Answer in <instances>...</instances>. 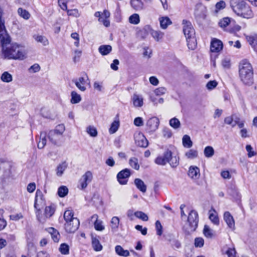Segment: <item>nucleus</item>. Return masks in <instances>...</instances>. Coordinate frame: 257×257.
Listing matches in <instances>:
<instances>
[{
  "label": "nucleus",
  "mask_w": 257,
  "mask_h": 257,
  "mask_svg": "<svg viewBox=\"0 0 257 257\" xmlns=\"http://www.w3.org/2000/svg\"><path fill=\"white\" fill-rule=\"evenodd\" d=\"M11 39L8 33L0 34L2 47L1 57L2 59L14 60H24L27 58L24 47L17 43H11Z\"/></svg>",
  "instance_id": "1"
},
{
  "label": "nucleus",
  "mask_w": 257,
  "mask_h": 257,
  "mask_svg": "<svg viewBox=\"0 0 257 257\" xmlns=\"http://www.w3.org/2000/svg\"><path fill=\"white\" fill-rule=\"evenodd\" d=\"M229 5L233 12L237 16L245 19H250L253 14L246 2L241 0H230Z\"/></svg>",
  "instance_id": "2"
},
{
  "label": "nucleus",
  "mask_w": 257,
  "mask_h": 257,
  "mask_svg": "<svg viewBox=\"0 0 257 257\" xmlns=\"http://www.w3.org/2000/svg\"><path fill=\"white\" fill-rule=\"evenodd\" d=\"M239 77L241 81L246 85L253 83V69L251 65L245 60H242L239 64Z\"/></svg>",
  "instance_id": "3"
},
{
  "label": "nucleus",
  "mask_w": 257,
  "mask_h": 257,
  "mask_svg": "<svg viewBox=\"0 0 257 257\" xmlns=\"http://www.w3.org/2000/svg\"><path fill=\"white\" fill-rule=\"evenodd\" d=\"M182 24L183 31L186 39L188 48L190 50H194L197 46L195 30L191 22L189 21L184 20Z\"/></svg>",
  "instance_id": "4"
},
{
  "label": "nucleus",
  "mask_w": 257,
  "mask_h": 257,
  "mask_svg": "<svg viewBox=\"0 0 257 257\" xmlns=\"http://www.w3.org/2000/svg\"><path fill=\"white\" fill-rule=\"evenodd\" d=\"M155 162L159 165L162 166L168 163L172 167H175L179 164V160L176 157H172L171 151L167 150L162 156H158L155 159Z\"/></svg>",
  "instance_id": "5"
},
{
  "label": "nucleus",
  "mask_w": 257,
  "mask_h": 257,
  "mask_svg": "<svg viewBox=\"0 0 257 257\" xmlns=\"http://www.w3.org/2000/svg\"><path fill=\"white\" fill-rule=\"evenodd\" d=\"M198 214L197 211L192 210L189 212L187 222L184 225L183 229L187 233L190 234L194 231L198 226Z\"/></svg>",
  "instance_id": "6"
},
{
  "label": "nucleus",
  "mask_w": 257,
  "mask_h": 257,
  "mask_svg": "<svg viewBox=\"0 0 257 257\" xmlns=\"http://www.w3.org/2000/svg\"><path fill=\"white\" fill-rule=\"evenodd\" d=\"M65 130V127L63 124L57 125L54 130L49 132L47 136L49 141L53 144L58 145Z\"/></svg>",
  "instance_id": "7"
},
{
  "label": "nucleus",
  "mask_w": 257,
  "mask_h": 257,
  "mask_svg": "<svg viewBox=\"0 0 257 257\" xmlns=\"http://www.w3.org/2000/svg\"><path fill=\"white\" fill-rule=\"evenodd\" d=\"M45 204V200L42 192L40 189H37L36 192L34 207L37 210L36 213L40 211L41 207Z\"/></svg>",
  "instance_id": "8"
},
{
  "label": "nucleus",
  "mask_w": 257,
  "mask_h": 257,
  "mask_svg": "<svg viewBox=\"0 0 257 257\" xmlns=\"http://www.w3.org/2000/svg\"><path fill=\"white\" fill-rule=\"evenodd\" d=\"M93 178L92 173L90 171H86L79 179V183L81 189H85L91 182Z\"/></svg>",
  "instance_id": "9"
},
{
  "label": "nucleus",
  "mask_w": 257,
  "mask_h": 257,
  "mask_svg": "<svg viewBox=\"0 0 257 257\" xmlns=\"http://www.w3.org/2000/svg\"><path fill=\"white\" fill-rule=\"evenodd\" d=\"M207 9L203 6H197L195 9L194 15L198 22H201L204 20L206 17Z\"/></svg>",
  "instance_id": "10"
},
{
  "label": "nucleus",
  "mask_w": 257,
  "mask_h": 257,
  "mask_svg": "<svg viewBox=\"0 0 257 257\" xmlns=\"http://www.w3.org/2000/svg\"><path fill=\"white\" fill-rule=\"evenodd\" d=\"M160 123V120L157 117H152L150 118L147 122V130L149 133H154L158 128Z\"/></svg>",
  "instance_id": "11"
},
{
  "label": "nucleus",
  "mask_w": 257,
  "mask_h": 257,
  "mask_svg": "<svg viewBox=\"0 0 257 257\" xmlns=\"http://www.w3.org/2000/svg\"><path fill=\"white\" fill-rule=\"evenodd\" d=\"M64 226L66 232L73 233L78 228L79 221L78 219H73L71 221L65 223Z\"/></svg>",
  "instance_id": "12"
},
{
  "label": "nucleus",
  "mask_w": 257,
  "mask_h": 257,
  "mask_svg": "<svg viewBox=\"0 0 257 257\" xmlns=\"http://www.w3.org/2000/svg\"><path fill=\"white\" fill-rule=\"evenodd\" d=\"M135 144L138 146L146 148L148 146V141L145 136L141 133L136 134L134 136Z\"/></svg>",
  "instance_id": "13"
},
{
  "label": "nucleus",
  "mask_w": 257,
  "mask_h": 257,
  "mask_svg": "<svg viewBox=\"0 0 257 257\" xmlns=\"http://www.w3.org/2000/svg\"><path fill=\"white\" fill-rule=\"evenodd\" d=\"M131 175L130 171L128 169H125L120 171L117 175V179L119 184L125 185L127 183L128 178Z\"/></svg>",
  "instance_id": "14"
},
{
  "label": "nucleus",
  "mask_w": 257,
  "mask_h": 257,
  "mask_svg": "<svg viewBox=\"0 0 257 257\" xmlns=\"http://www.w3.org/2000/svg\"><path fill=\"white\" fill-rule=\"evenodd\" d=\"M91 221H94V227L96 230L102 231L105 229L103 221L98 219V216L97 214L93 215L91 217Z\"/></svg>",
  "instance_id": "15"
},
{
  "label": "nucleus",
  "mask_w": 257,
  "mask_h": 257,
  "mask_svg": "<svg viewBox=\"0 0 257 257\" xmlns=\"http://www.w3.org/2000/svg\"><path fill=\"white\" fill-rule=\"evenodd\" d=\"M223 48L222 42L218 39H214L212 40L210 45V51L212 52H218Z\"/></svg>",
  "instance_id": "16"
},
{
  "label": "nucleus",
  "mask_w": 257,
  "mask_h": 257,
  "mask_svg": "<svg viewBox=\"0 0 257 257\" xmlns=\"http://www.w3.org/2000/svg\"><path fill=\"white\" fill-rule=\"evenodd\" d=\"M223 218L228 227L234 230L235 228V222L233 216L228 211H225L224 213Z\"/></svg>",
  "instance_id": "17"
},
{
  "label": "nucleus",
  "mask_w": 257,
  "mask_h": 257,
  "mask_svg": "<svg viewBox=\"0 0 257 257\" xmlns=\"http://www.w3.org/2000/svg\"><path fill=\"white\" fill-rule=\"evenodd\" d=\"M144 29L146 31L150 30L151 35L154 38V39L157 41H159L161 39H162L164 35V33L163 32H161L160 31H156L151 29L149 26H146L145 27Z\"/></svg>",
  "instance_id": "18"
},
{
  "label": "nucleus",
  "mask_w": 257,
  "mask_h": 257,
  "mask_svg": "<svg viewBox=\"0 0 257 257\" xmlns=\"http://www.w3.org/2000/svg\"><path fill=\"white\" fill-rule=\"evenodd\" d=\"M188 176L193 180H197L200 176V169L196 166H191L188 171Z\"/></svg>",
  "instance_id": "19"
},
{
  "label": "nucleus",
  "mask_w": 257,
  "mask_h": 257,
  "mask_svg": "<svg viewBox=\"0 0 257 257\" xmlns=\"http://www.w3.org/2000/svg\"><path fill=\"white\" fill-rule=\"evenodd\" d=\"M76 85V86L81 91H85L86 89L85 86L86 80L83 77H80L78 79H74L72 80Z\"/></svg>",
  "instance_id": "20"
},
{
  "label": "nucleus",
  "mask_w": 257,
  "mask_h": 257,
  "mask_svg": "<svg viewBox=\"0 0 257 257\" xmlns=\"http://www.w3.org/2000/svg\"><path fill=\"white\" fill-rule=\"evenodd\" d=\"M209 218L214 224L216 225H219V220L218 217V214L214 208H212L209 211Z\"/></svg>",
  "instance_id": "21"
},
{
  "label": "nucleus",
  "mask_w": 257,
  "mask_h": 257,
  "mask_svg": "<svg viewBox=\"0 0 257 257\" xmlns=\"http://www.w3.org/2000/svg\"><path fill=\"white\" fill-rule=\"evenodd\" d=\"M131 5L137 11H140L144 9V3L142 0H131Z\"/></svg>",
  "instance_id": "22"
},
{
  "label": "nucleus",
  "mask_w": 257,
  "mask_h": 257,
  "mask_svg": "<svg viewBox=\"0 0 257 257\" xmlns=\"http://www.w3.org/2000/svg\"><path fill=\"white\" fill-rule=\"evenodd\" d=\"M47 137H48V136L45 132H41L40 133V140L37 145L38 149H43L46 146L47 142Z\"/></svg>",
  "instance_id": "23"
},
{
  "label": "nucleus",
  "mask_w": 257,
  "mask_h": 257,
  "mask_svg": "<svg viewBox=\"0 0 257 257\" xmlns=\"http://www.w3.org/2000/svg\"><path fill=\"white\" fill-rule=\"evenodd\" d=\"M133 104L135 107H142L143 105V98L142 96L134 94L133 96Z\"/></svg>",
  "instance_id": "24"
},
{
  "label": "nucleus",
  "mask_w": 257,
  "mask_h": 257,
  "mask_svg": "<svg viewBox=\"0 0 257 257\" xmlns=\"http://www.w3.org/2000/svg\"><path fill=\"white\" fill-rule=\"evenodd\" d=\"M33 38L38 43H40L44 46H48L49 44L48 39L44 36L40 35H35Z\"/></svg>",
  "instance_id": "25"
},
{
  "label": "nucleus",
  "mask_w": 257,
  "mask_h": 257,
  "mask_svg": "<svg viewBox=\"0 0 257 257\" xmlns=\"http://www.w3.org/2000/svg\"><path fill=\"white\" fill-rule=\"evenodd\" d=\"M247 41L256 50L257 49V35H250L246 37Z\"/></svg>",
  "instance_id": "26"
},
{
  "label": "nucleus",
  "mask_w": 257,
  "mask_h": 257,
  "mask_svg": "<svg viewBox=\"0 0 257 257\" xmlns=\"http://www.w3.org/2000/svg\"><path fill=\"white\" fill-rule=\"evenodd\" d=\"M160 27L163 29L167 28L172 24L171 20L168 17H163L159 19Z\"/></svg>",
  "instance_id": "27"
},
{
  "label": "nucleus",
  "mask_w": 257,
  "mask_h": 257,
  "mask_svg": "<svg viewBox=\"0 0 257 257\" xmlns=\"http://www.w3.org/2000/svg\"><path fill=\"white\" fill-rule=\"evenodd\" d=\"M135 184L138 189L141 192L145 193L147 190V186L144 182L140 179L137 178L135 180Z\"/></svg>",
  "instance_id": "28"
},
{
  "label": "nucleus",
  "mask_w": 257,
  "mask_h": 257,
  "mask_svg": "<svg viewBox=\"0 0 257 257\" xmlns=\"http://www.w3.org/2000/svg\"><path fill=\"white\" fill-rule=\"evenodd\" d=\"M115 251L120 256L127 257L130 255L128 250H124L120 245H116L115 247Z\"/></svg>",
  "instance_id": "29"
},
{
  "label": "nucleus",
  "mask_w": 257,
  "mask_h": 257,
  "mask_svg": "<svg viewBox=\"0 0 257 257\" xmlns=\"http://www.w3.org/2000/svg\"><path fill=\"white\" fill-rule=\"evenodd\" d=\"M112 50V47L110 45H101L98 48L99 52L102 55H106L108 54Z\"/></svg>",
  "instance_id": "30"
},
{
  "label": "nucleus",
  "mask_w": 257,
  "mask_h": 257,
  "mask_svg": "<svg viewBox=\"0 0 257 257\" xmlns=\"http://www.w3.org/2000/svg\"><path fill=\"white\" fill-rule=\"evenodd\" d=\"M71 98L70 102L72 104H76L80 102L81 97L76 91H73L71 93Z\"/></svg>",
  "instance_id": "31"
},
{
  "label": "nucleus",
  "mask_w": 257,
  "mask_h": 257,
  "mask_svg": "<svg viewBox=\"0 0 257 257\" xmlns=\"http://www.w3.org/2000/svg\"><path fill=\"white\" fill-rule=\"evenodd\" d=\"M230 23V19L229 17H225L221 19L218 22L219 26L223 30H225V28Z\"/></svg>",
  "instance_id": "32"
},
{
  "label": "nucleus",
  "mask_w": 257,
  "mask_h": 257,
  "mask_svg": "<svg viewBox=\"0 0 257 257\" xmlns=\"http://www.w3.org/2000/svg\"><path fill=\"white\" fill-rule=\"evenodd\" d=\"M67 167V163L64 162L59 164L56 169V174L58 176H61Z\"/></svg>",
  "instance_id": "33"
},
{
  "label": "nucleus",
  "mask_w": 257,
  "mask_h": 257,
  "mask_svg": "<svg viewBox=\"0 0 257 257\" xmlns=\"http://www.w3.org/2000/svg\"><path fill=\"white\" fill-rule=\"evenodd\" d=\"M55 211V207L54 205L46 206L45 209V215L46 217H50Z\"/></svg>",
  "instance_id": "34"
},
{
  "label": "nucleus",
  "mask_w": 257,
  "mask_h": 257,
  "mask_svg": "<svg viewBox=\"0 0 257 257\" xmlns=\"http://www.w3.org/2000/svg\"><path fill=\"white\" fill-rule=\"evenodd\" d=\"M182 143L184 147L188 148H191L193 145V143L191 140L190 137L187 135L183 137Z\"/></svg>",
  "instance_id": "35"
},
{
  "label": "nucleus",
  "mask_w": 257,
  "mask_h": 257,
  "mask_svg": "<svg viewBox=\"0 0 257 257\" xmlns=\"http://www.w3.org/2000/svg\"><path fill=\"white\" fill-rule=\"evenodd\" d=\"M73 215L72 211L70 210H66L64 213L63 216L66 223L71 221L73 219H77L76 217H74Z\"/></svg>",
  "instance_id": "36"
},
{
  "label": "nucleus",
  "mask_w": 257,
  "mask_h": 257,
  "mask_svg": "<svg viewBox=\"0 0 257 257\" xmlns=\"http://www.w3.org/2000/svg\"><path fill=\"white\" fill-rule=\"evenodd\" d=\"M49 231L51 233V237L53 240L56 242H58L60 237V234L58 232V231L52 227L49 228Z\"/></svg>",
  "instance_id": "37"
},
{
  "label": "nucleus",
  "mask_w": 257,
  "mask_h": 257,
  "mask_svg": "<svg viewBox=\"0 0 257 257\" xmlns=\"http://www.w3.org/2000/svg\"><path fill=\"white\" fill-rule=\"evenodd\" d=\"M1 79L4 82L9 83L12 81L13 76L10 73L5 71L2 74Z\"/></svg>",
  "instance_id": "38"
},
{
  "label": "nucleus",
  "mask_w": 257,
  "mask_h": 257,
  "mask_svg": "<svg viewBox=\"0 0 257 257\" xmlns=\"http://www.w3.org/2000/svg\"><path fill=\"white\" fill-rule=\"evenodd\" d=\"M111 228L112 231H116L118 227L119 219L118 217L114 216L111 220Z\"/></svg>",
  "instance_id": "39"
},
{
  "label": "nucleus",
  "mask_w": 257,
  "mask_h": 257,
  "mask_svg": "<svg viewBox=\"0 0 257 257\" xmlns=\"http://www.w3.org/2000/svg\"><path fill=\"white\" fill-rule=\"evenodd\" d=\"M92 245L93 249L95 251H100L102 249V246L98 239L96 238L93 237L92 238Z\"/></svg>",
  "instance_id": "40"
},
{
  "label": "nucleus",
  "mask_w": 257,
  "mask_h": 257,
  "mask_svg": "<svg viewBox=\"0 0 257 257\" xmlns=\"http://www.w3.org/2000/svg\"><path fill=\"white\" fill-rule=\"evenodd\" d=\"M169 124L173 128L178 129L180 127L181 123L178 118L174 117L170 120Z\"/></svg>",
  "instance_id": "41"
},
{
  "label": "nucleus",
  "mask_w": 257,
  "mask_h": 257,
  "mask_svg": "<svg viewBox=\"0 0 257 257\" xmlns=\"http://www.w3.org/2000/svg\"><path fill=\"white\" fill-rule=\"evenodd\" d=\"M204 154L206 158H211L214 154V150L212 147L207 146L204 149Z\"/></svg>",
  "instance_id": "42"
},
{
  "label": "nucleus",
  "mask_w": 257,
  "mask_h": 257,
  "mask_svg": "<svg viewBox=\"0 0 257 257\" xmlns=\"http://www.w3.org/2000/svg\"><path fill=\"white\" fill-rule=\"evenodd\" d=\"M68 189L66 186H62L58 188L57 194L60 197H64L67 195Z\"/></svg>",
  "instance_id": "43"
},
{
  "label": "nucleus",
  "mask_w": 257,
  "mask_h": 257,
  "mask_svg": "<svg viewBox=\"0 0 257 257\" xmlns=\"http://www.w3.org/2000/svg\"><path fill=\"white\" fill-rule=\"evenodd\" d=\"M86 131L92 137H96L97 136V130L94 126H88L86 127Z\"/></svg>",
  "instance_id": "44"
},
{
  "label": "nucleus",
  "mask_w": 257,
  "mask_h": 257,
  "mask_svg": "<svg viewBox=\"0 0 257 257\" xmlns=\"http://www.w3.org/2000/svg\"><path fill=\"white\" fill-rule=\"evenodd\" d=\"M119 126V120H114L111 124L109 130V132L110 134H113L115 133L118 130Z\"/></svg>",
  "instance_id": "45"
},
{
  "label": "nucleus",
  "mask_w": 257,
  "mask_h": 257,
  "mask_svg": "<svg viewBox=\"0 0 257 257\" xmlns=\"http://www.w3.org/2000/svg\"><path fill=\"white\" fill-rule=\"evenodd\" d=\"M140 16L137 14H134L129 17V22L134 25H137L140 23Z\"/></svg>",
  "instance_id": "46"
},
{
  "label": "nucleus",
  "mask_w": 257,
  "mask_h": 257,
  "mask_svg": "<svg viewBox=\"0 0 257 257\" xmlns=\"http://www.w3.org/2000/svg\"><path fill=\"white\" fill-rule=\"evenodd\" d=\"M203 234L205 237L209 238H211L213 236L212 230L207 225H205L204 226Z\"/></svg>",
  "instance_id": "47"
},
{
  "label": "nucleus",
  "mask_w": 257,
  "mask_h": 257,
  "mask_svg": "<svg viewBox=\"0 0 257 257\" xmlns=\"http://www.w3.org/2000/svg\"><path fill=\"white\" fill-rule=\"evenodd\" d=\"M18 13L22 18L25 20H28L30 17V13L26 10H24L22 8H19L18 10Z\"/></svg>",
  "instance_id": "48"
},
{
  "label": "nucleus",
  "mask_w": 257,
  "mask_h": 257,
  "mask_svg": "<svg viewBox=\"0 0 257 257\" xmlns=\"http://www.w3.org/2000/svg\"><path fill=\"white\" fill-rule=\"evenodd\" d=\"M135 216L143 221H146L148 220V215L142 211H136L134 213Z\"/></svg>",
  "instance_id": "49"
},
{
  "label": "nucleus",
  "mask_w": 257,
  "mask_h": 257,
  "mask_svg": "<svg viewBox=\"0 0 257 257\" xmlns=\"http://www.w3.org/2000/svg\"><path fill=\"white\" fill-rule=\"evenodd\" d=\"M130 166L135 169L138 170L140 168V165L138 164V160L136 158H131L129 160Z\"/></svg>",
  "instance_id": "50"
},
{
  "label": "nucleus",
  "mask_w": 257,
  "mask_h": 257,
  "mask_svg": "<svg viewBox=\"0 0 257 257\" xmlns=\"http://www.w3.org/2000/svg\"><path fill=\"white\" fill-rule=\"evenodd\" d=\"M3 15V12L0 7V34H4L7 32L4 25V21L2 20Z\"/></svg>",
  "instance_id": "51"
},
{
  "label": "nucleus",
  "mask_w": 257,
  "mask_h": 257,
  "mask_svg": "<svg viewBox=\"0 0 257 257\" xmlns=\"http://www.w3.org/2000/svg\"><path fill=\"white\" fill-rule=\"evenodd\" d=\"M226 7V4L224 1H220L215 5V10L214 13L217 14L219 11L224 9Z\"/></svg>",
  "instance_id": "52"
},
{
  "label": "nucleus",
  "mask_w": 257,
  "mask_h": 257,
  "mask_svg": "<svg viewBox=\"0 0 257 257\" xmlns=\"http://www.w3.org/2000/svg\"><path fill=\"white\" fill-rule=\"evenodd\" d=\"M204 244V240L202 237H196L194 239V246L196 247L201 248L203 246Z\"/></svg>",
  "instance_id": "53"
},
{
  "label": "nucleus",
  "mask_w": 257,
  "mask_h": 257,
  "mask_svg": "<svg viewBox=\"0 0 257 257\" xmlns=\"http://www.w3.org/2000/svg\"><path fill=\"white\" fill-rule=\"evenodd\" d=\"M245 149L247 152V156L249 158H251L256 155V153L253 151V148L250 145H246Z\"/></svg>",
  "instance_id": "54"
},
{
  "label": "nucleus",
  "mask_w": 257,
  "mask_h": 257,
  "mask_svg": "<svg viewBox=\"0 0 257 257\" xmlns=\"http://www.w3.org/2000/svg\"><path fill=\"white\" fill-rule=\"evenodd\" d=\"M59 250L62 254H67L69 253V246L65 243H63L60 245Z\"/></svg>",
  "instance_id": "55"
},
{
  "label": "nucleus",
  "mask_w": 257,
  "mask_h": 257,
  "mask_svg": "<svg viewBox=\"0 0 257 257\" xmlns=\"http://www.w3.org/2000/svg\"><path fill=\"white\" fill-rule=\"evenodd\" d=\"M198 155V153L196 151L193 150H190L188 152L186 153V156L189 159H194L196 158Z\"/></svg>",
  "instance_id": "56"
},
{
  "label": "nucleus",
  "mask_w": 257,
  "mask_h": 257,
  "mask_svg": "<svg viewBox=\"0 0 257 257\" xmlns=\"http://www.w3.org/2000/svg\"><path fill=\"white\" fill-rule=\"evenodd\" d=\"M40 69V65L37 63H35L29 68V71L31 73H36L39 72Z\"/></svg>",
  "instance_id": "57"
},
{
  "label": "nucleus",
  "mask_w": 257,
  "mask_h": 257,
  "mask_svg": "<svg viewBox=\"0 0 257 257\" xmlns=\"http://www.w3.org/2000/svg\"><path fill=\"white\" fill-rule=\"evenodd\" d=\"M217 82L215 80H211L209 81L207 84H206V88L207 89L211 90L215 88L217 85Z\"/></svg>",
  "instance_id": "58"
},
{
  "label": "nucleus",
  "mask_w": 257,
  "mask_h": 257,
  "mask_svg": "<svg viewBox=\"0 0 257 257\" xmlns=\"http://www.w3.org/2000/svg\"><path fill=\"white\" fill-rule=\"evenodd\" d=\"M67 12L68 16H74L76 18L79 17L80 15L77 9L68 10Z\"/></svg>",
  "instance_id": "59"
},
{
  "label": "nucleus",
  "mask_w": 257,
  "mask_h": 257,
  "mask_svg": "<svg viewBox=\"0 0 257 257\" xmlns=\"http://www.w3.org/2000/svg\"><path fill=\"white\" fill-rule=\"evenodd\" d=\"M166 88L164 87H160L158 88H156L154 92L155 94L157 96H160L164 94L166 92Z\"/></svg>",
  "instance_id": "60"
},
{
  "label": "nucleus",
  "mask_w": 257,
  "mask_h": 257,
  "mask_svg": "<svg viewBox=\"0 0 257 257\" xmlns=\"http://www.w3.org/2000/svg\"><path fill=\"white\" fill-rule=\"evenodd\" d=\"M156 229L157 230V234L161 235L162 234V226L160 221L157 220L155 223Z\"/></svg>",
  "instance_id": "61"
},
{
  "label": "nucleus",
  "mask_w": 257,
  "mask_h": 257,
  "mask_svg": "<svg viewBox=\"0 0 257 257\" xmlns=\"http://www.w3.org/2000/svg\"><path fill=\"white\" fill-rule=\"evenodd\" d=\"M226 254L228 257H236V251L234 247L228 248L226 251Z\"/></svg>",
  "instance_id": "62"
},
{
  "label": "nucleus",
  "mask_w": 257,
  "mask_h": 257,
  "mask_svg": "<svg viewBox=\"0 0 257 257\" xmlns=\"http://www.w3.org/2000/svg\"><path fill=\"white\" fill-rule=\"evenodd\" d=\"M222 66L224 68L228 69L230 67V60L229 58H225L221 62Z\"/></svg>",
  "instance_id": "63"
},
{
  "label": "nucleus",
  "mask_w": 257,
  "mask_h": 257,
  "mask_svg": "<svg viewBox=\"0 0 257 257\" xmlns=\"http://www.w3.org/2000/svg\"><path fill=\"white\" fill-rule=\"evenodd\" d=\"M23 218V215L21 213L15 214H12L10 215V218L11 220H14V221H18L20 219H22Z\"/></svg>",
  "instance_id": "64"
}]
</instances>
